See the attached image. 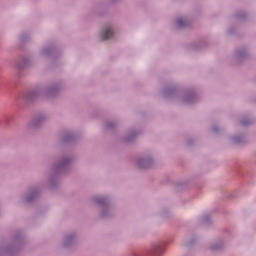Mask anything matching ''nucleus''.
Here are the masks:
<instances>
[{
    "label": "nucleus",
    "instance_id": "f03ea898",
    "mask_svg": "<svg viewBox=\"0 0 256 256\" xmlns=\"http://www.w3.org/2000/svg\"><path fill=\"white\" fill-rule=\"evenodd\" d=\"M177 25H178V27H183V19H179L177 21Z\"/></svg>",
    "mask_w": 256,
    "mask_h": 256
},
{
    "label": "nucleus",
    "instance_id": "f257e3e1",
    "mask_svg": "<svg viewBox=\"0 0 256 256\" xmlns=\"http://www.w3.org/2000/svg\"><path fill=\"white\" fill-rule=\"evenodd\" d=\"M113 35V30L111 28H108L101 33V39L102 41H107V39H111Z\"/></svg>",
    "mask_w": 256,
    "mask_h": 256
}]
</instances>
